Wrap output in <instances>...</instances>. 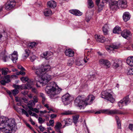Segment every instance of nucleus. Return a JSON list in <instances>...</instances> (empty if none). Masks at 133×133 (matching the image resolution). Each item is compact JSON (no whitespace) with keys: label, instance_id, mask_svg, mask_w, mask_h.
Wrapping results in <instances>:
<instances>
[{"label":"nucleus","instance_id":"nucleus-1","mask_svg":"<svg viewBox=\"0 0 133 133\" xmlns=\"http://www.w3.org/2000/svg\"><path fill=\"white\" fill-rule=\"evenodd\" d=\"M50 66L49 65H44L42 64L37 66L34 65L32 68L35 73L38 76H41L38 82L43 85H45L51 78L50 75L45 73L46 72L50 70Z\"/></svg>","mask_w":133,"mask_h":133},{"label":"nucleus","instance_id":"nucleus-2","mask_svg":"<svg viewBox=\"0 0 133 133\" xmlns=\"http://www.w3.org/2000/svg\"><path fill=\"white\" fill-rule=\"evenodd\" d=\"M15 120L5 117H0V130L7 133H14L16 130Z\"/></svg>","mask_w":133,"mask_h":133},{"label":"nucleus","instance_id":"nucleus-3","mask_svg":"<svg viewBox=\"0 0 133 133\" xmlns=\"http://www.w3.org/2000/svg\"><path fill=\"white\" fill-rule=\"evenodd\" d=\"M45 90L47 94L50 95L51 98H54L56 97L55 96L60 92L61 89L54 82H52L47 84Z\"/></svg>","mask_w":133,"mask_h":133},{"label":"nucleus","instance_id":"nucleus-4","mask_svg":"<svg viewBox=\"0 0 133 133\" xmlns=\"http://www.w3.org/2000/svg\"><path fill=\"white\" fill-rule=\"evenodd\" d=\"M101 113H104L108 115L117 114H124L123 113L121 112L120 111L117 110H110L108 109H104L101 110L96 112L95 114H99Z\"/></svg>","mask_w":133,"mask_h":133},{"label":"nucleus","instance_id":"nucleus-5","mask_svg":"<svg viewBox=\"0 0 133 133\" xmlns=\"http://www.w3.org/2000/svg\"><path fill=\"white\" fill-rule=\"evenodd\" d=\"M109 90L102 91V97L105 99L106 100L109 101L110 102L113 103L115 101L112 95L109 92Z\"/></svg>","mask_w":133,"mask_h":133},{"label":"nucleus","instance_id":"nucleus-6","mask_svg":"<svg viewBox=\"0 0 133 133\" xmlns=\"http://www.w3.org/2000/svg\"><path fill=\"white\" fill-rule=\"evenodd\" d=\"M9 58L11 59L14 63H16L18 59L17 52L14 51L13 53L11 55H10L9 57L6 56L4 57L3 58V60L4 62H6L8 60Z\"/></svg>","mask_w":133,"mask_h":133},{"label":"nucleus","instance_id":"nucleus-7","mask_svg":"<svg viewBox=\"0 0 133 133\" xmlns=\"http://www.w3.org/2000/svg\"><path fill=\"white\" fill-rule=\"evenodd\" d=\"M72 99V97L68 93L64 95L62 97V101L65 105L70 104Z\"/></svg>","mask_w":133,"mask_h":133},{"label":"nucleus","instance_id":"nucleus-8","mask_svg":"<svg viewBox=\"0 0 133 133\" xmlns=\"http://www.w3.org/2000/svg\"><path fill=\"white\" fill-rule=\"evenodd\" d=\"M16 4L15 0H8L5 4V8L6 10H10L15 7Z\"/></svg>","mask_w":133,"mask_h":133},{"label":"nucleus","instance_id":"nucleus-9","mask_svg":"<svg viewBox=\"0 0 133 133\" xmlns=\"http://www.w3.org/2000/svg\"><path fill=\"white\" fill-rule=\"evenodd\" d=\"M130 102V99L128 96H127L118 102V104L120 108H121L123 106L127 105Z\"/></svg>","mask_w":133,"mask_h":133},{"label":"nucleus","instance_id":"nucleus-10","mask_svg":"<svg viewBox=\"0 0 133 133\" xmlns=\"http://www.w3.org/2000/svg\"><path fill=\"white\" fill-rule=\"evenodd\" d=\"M84 96L78 97L75 101V103L76 105L79 107H82L85 103L83 100Z\"/></svg>","mask_w":133,"mask_h":133},{"label":"nucleus","instance_id":"nucleus-11","mask_svg":"<svg viewBox=\"0 0 133 133\" xmlns=\"http://www.w3.org/2000/svg\"><path fill=\"white\" fill-rule=\"evenodd\" d=\"M95 99V97L92 95H90L88 96L85 98L84 97L83 100L85 103H87V104H90L92 103L93 101Z\"/></svg>","mask_w":133,"mask_h":133},{"label":"nucleus","instance_id":"nucleus-12","mask_svg":"<svg viewBox=\"0 0 133 133\" xmlns=\"http://www.w3.org/2000/svg\"><path fill=\"white\" fill-rule=\"evenodd\" d=\"M99 62L100 64L105 66L107 68H109L111 66L110 62L107 59H101L99 60Z\"/></svg>","mask_w":133,"mask_h":133},{"label":"nucleus","instance_id":"nucleus-13","mask_svg":"<svg viewBox=\"0 0 133 133\" xmlns=\"http://www.w3.org/2000/svg\"><path fill=\"white\" fill-rule=\"evenodd\" d=\"M34 83L33 80H29L26 84L23 85V88L24 89H30L32 88V85L34 84Z\"/></svg>","mask_w":133,"mask_h":133},{"label":"nucleus","instance_id":"nucleus-14","mask_svg":"<svg viewBox=\"0 0 133 133\" xmlns=\"http://www.w3.org/2000/svg\"><path fill=\"white\" fill-rule=\"evenodd\" d=\"M10 76L9 75L4 76L3 78H2L3 79L1 81V83L3 85H5L6 83L10 82Z\"/></svg>","mask_w":133,"mask_h":133},{"label":"nucleus","instance_id":"nucleus-15","mask_svg":"<svg viewBox=\"0 0 133 133\" xmlns=\"http://www.w3.org/2000/svg\"><path fill=\"white\" fill-rule=\"evenodd\" d=\"M109 5L110 9L113 10H116L119 7L117 2L116 1L111 2Z\"/></svg>","mask_w":133,"mask_h":133},{"label":"nucleus","instance_id":"nucleus-16","mask_svg":"<svg viewBox=\"0 0 133 133\" xmlns=\"http://www.w3.org/2000/svg\"><path fill=\"white\" fill-rule=\"evenodd\" d=\"M119 7L122 8H125L127 6L126 0H119L117 2Z\"/></svg>","mask_w":133,"mask_h":133},{"label":"nucleus","instance_id":"nucleus-17","mask_svg":"<svg viewBox=\"0 0 133 133\" xmlns=\"http://www.w3.org/2000/svg\"><path fill=\"white\" fill-rule=\"evenodd\" d=\"M14 108L18 112H20L21 110L22 114L25 115L27 117L29 116L28 113L24 109L19 108L16 106H14Z\"/></svg>","mask_w":133,"mask_h":133},{"label":"nucleus","instance_id":"nucleus-18","mask_svg":"<svg viewBox=\"0 0 133 133\" xmlns=\"http://www.w3.org/2000/svg\"><path fill=\"white\" fill-rule=\"evenodd\" d=\"M131 35V34L130 32L128 30H124L121 32V36L125 38H127Z\"/></svg>","mask_w":133,"mask_h":133},{"label":"nucleus","instance_id":"nucleus-19","mask_svg":"<svg viewBox=\"0 0 133 133\" xmlns=\"http://www.w3.org/2000/svg\"><path fill=\"white\" fill-rule=\"evenodd\" d=\"M65 55L69 57H73L74 55V52L71 49H66L65 51Z\"/></svg>","mask_w":133,"mask_h":133},{"label":"nucleus","instance_id":"nucleus-20","mask_svg":"<svg viewBox=\"0 0 133 133\" xmlns=\"http://www.w3.org/2000/svg\"><path fill=\"white\" fill-rule=\"evenodd\" d=\"M95 37L97 41L98 42L103 43L104 42L105 38L102 35H96Z\"/></svg>","mask_w":133,"mask_h":133},{"label":"nucleus","instance_id":"nucleus-21","mask_svg":"<svg viewBox=\"0 0 133 133\" xmlns=\"http://www.w3.org/2000/svg\"><path fill=\"white\" fill-rule=\"evenodd\" d=\"M71 14L76 16H80L82 15V12L77 10H72L69 11Z\"/></svg>","mask_w":133,"mask_h":133},{"label":"nucleus","instance_id":"nucleus-22","mask_svg":"<svg viewBox=\"0 0 133 133\" xmlns=\"http://www.w3.org/2000/svg\"><path fill=\"white\" fill-rule=\"evenodd\" d=\"M126 62L127 64L130 66H133V56H131L128 57Z\"/></svg>","mask_w":133,"mask_h":133},{"label":"nucleus","instance_id":"nucleus-23","mask_svg":"<svg viewBox=\"0 0 133 133\" xmlns=\"http://www.w3.org/2000/svg\"><path fill=\"white\" fill-rule=\"evenodd\" d=\"M48 6L51 8H55L57 6L56 2L54 1H51L48 2Z\"/></svg>","mask_w":133,"mask_h":133},{"label":"nucleus","instance_id":"nucleus-24","mask_svg":"<svg viewBox=\"0 0 133 133\" xmlns=\"http://www.w3.org/2000/svg\"><path fill=\"white\" fill-rule=\"evenodd\" d=\"M119 47L118 46L115 45L107 46H105L106 49L108 51L113 50L115 49H117Z\"/></svg>","mask_w":133,"mask_h":133},{"label":"nucleus","instance_id":"nucleus-25","mask_svg":"<svg viewBox=\"0 0 133 133\" xmlns=\"http://www.w3.org/2000/svg\"><path fill=\"white\" fill-rule=\"evenodd\" d=\"M123 17L124 21L126 22L129 19L130 16L128 12H126L123 14Z\"/></svg>","mask_w":133,"mask_h":133},{"label":"nucleus","instance_id":"nucleus-26","mask_svg":"<svg viewBox=\"0 0 133 133\" xmlns=\"http://www.w3.org/2000/svg\"><path fill=\"white\" fill-rule=\"evenodd\" d=\"M72 120L70 118H66L64 119L62 121L64 122L65 126H68L71 125L72 123Z\"/></svg>","mask_w":133,"mask_h":133},{"label":"nucleus","instance_id":"nucleus-27","mask_svg":"<svg viewBox=\"0 0 133 133\" xmlns=\"http://www.w3.org/2000/svg\"><path fill=\"white\" fill-rule=\"evenodd\" d=\"M44 13L45 16H49L52 14L51 10L49 9H45L44 10Z\"/></svg>","mask_w":133,"mask_h":133},{"label":"nucleus","instance_id":"nucleus-28","mask_svg":"<svg viewBox=\"0 0 133 133\" xmlns=\"http://www.w3.org/2000/svg\"><path fill=\"white\" fill-rule=\"evenodd\" d=\"M62 126V124L61 123L59 122H57L54 127L56 130L57 132L61 131L60 129Z\"/></svg>","mask_w":133,"mask_h":133},{"label":"nucleus","instance_id":"nucleus-29","mask_svg":"<svg viewBox=\"0 0 133 133\" xmlns=\"http://www.w3.org/2000/svg\"><path fill=\"white\" fill-rule=\"evenodd\" d=\"M121 63V61L117 60L114 61L112 64L113 66L115 68H118L120 65Z\"/></svg>","mask_w":133,"mask_h":133},{"label":"nucleus","instance_id":"nucleus-30","mask_svg":"<svg viewBox=\"0 0 133 133\" xmlns=\"http://www.w3.org/2000/svg\"><path fill=\"white\" fill-rule=\"evenodd\" d=\"M75 112L71 111H66L63 112L61 113V114L62 115H68L75 114Z\"/></svg>","mask_w":133,"mask_h":133},{"label":"nucleus","instance_id":"nucleus-31","mask_svg":"<svg viewBox=\"0 0 133 133\" xmlns=\"http://www.w3.org/2000/svg\"><path fill=\"white\" fill-rule=\"evenodd\" d=\"M113 32L114 33L119 34L121 33V28L118 26H116L115 27L113 30Z\"/></svg>","mask_w":133,"mask_h":133},{"label":"nucleus","instance_id":"nucleus-32","mask_svg":"<svg viewBox=\"0 0 133 133\" xmlns=\"http://www.w3.org/2000/svg\"><path fill=\"white\" fill-rule=\"evenodd\" d=\"M100 0H96V2L97 5L98 6L99 9L100 10H102V8L104 6L103 3L102 4H99V2Z\"/></svg>","mask_w":133,"mask_h":133},{"label":"nucleus","instance_id":"nucleus-33","mask_svg":"<svg viewBox=\"0 0 133 133\" xmlns=\"http://www.w3.org/2000/svg\"><path fill=\"white\" fill-rule=\"evenodd\" d=\"M27 105L28 108L30 110L31 109L30 107L32 108V107L35 105V103L33 100H30L29 102Z\"/></svg>","mask_w":133,"mask_h":133},{"label":"nucleus","instance_id":"nucleus-34","mask_svg":"<svg viewBox=\"0 0 133 133\" xmlns=\"http://www.w3.org/2000/svg\"><path fill=\"white\" fill-rule=\"evenodd\" d=\"M25 53L23 56V58L25 59L29 56L30 51L28 49H25Z\"/></svg>","mask_w":133,"mask_h":133},{"label":"nucleus","instance_id":"nucleus-35","mask_svg":"<svg viewBox=\"0 0 133 133\" xmlns=\"http://www.w3.org/2000/svg\"><path fill=\"white\" fill-rule=\"evenodd\" d=\"M50 54V52H46L41 54V56L46 59H48V58Z\"/></svg>","mask_w":133,"mask_h":133},{"label":"nucleus","instance_id":"nucleus-36","mask_svg":"<svg viewBox=\"0 0 133 133\" xmlns=\"http://www.w3.org/2000/svg\"><path fill=\"white\" fill-rule=\"evenodd\" d=\"M108 26L107 25L105 24L103 28V31L104 35H106L108 34V30L107 28Z\"/></svg>","mask_w":133,"mask_h":133},{"label":"nucleus","instance_id":"nucleus-37","mask_svg":"<svg viewBox=\"0 0 133 133\" xmlns=\"http://www.w3.org/2000/svg\"><path fill=\"white\" fill-rule=\"evenodd\" d=\"M1 70L2 71V74L3 75H5L7 74V72L8 71V69L7 68H3L2 69H1Z\"/></svg>","mask_w":133,"mask_h":133},{"label":"nucleus","instance_id":"nucleus-38","mask_svg":"<svg viewBox=\"0 0 133 133\" xmlns=\"http://www.w3.org/2000/svg\"><path fill=\"white\" fill-rule=\"evenodd\" d=\"M88 7L89 8H91L94 6V5L92 0H88Z\"/></svg>","mask_w":133,"mask_h":133},{"label":"nucleus","instance_id":"nucleus-39","mask_svg":"<svg viewBox=\"0 0 133 133\" xmlns=\"http://www.w3.org/2000/svg\"><path fill=\"white\" fill-rule=\"evenodd\" d=\"M36 45V43L35 42H33L30 43L28 44V46L30 48H32L35 46Z\"/></svg>","mask_w":133,"mask_h":133},{"label":"nucleus","instance_id":"nucleus-40","mask_svg":"<svg viewBox=\"0 0 133 133\" xmlns=\"http://www.w3.org/2000/svg\"><path fill=\"white\" fill-rule=\"evenodd\" d=\"M79 118V116L78 115H76L74 117L73 119L74 123L76 124L78 122Z\"/></svg>","mask_w":133,"mask_h":133},{"label":"nucleus","instance_id":"nucleus-41","mask_svg":"<svg viewBox=\"0 0 133 133\" xmlns=\"http://www.w3.org/2000/svg\"><path fill=\"white\" fill-rule=\"evenodd\" d=\"M21 80L23 82H25L29 80L28 78L27 77H22L21 78Z\"/></svg>","mask_w":133,"mask_h":133},{"label":"nucleus","instance_id":"nucleus-42","mask_svg":"<svg viewBox=\"0 0 133 133\" xmlns=\"http://www.w3.org/2000/svg\"><path fill=\"white\" fill-rule=\"evenodd\" d=\"M74 63V61L73 59H72L69 61L67 63V65L69 66H71Z\"/></svg>","mask_w":133,"mask_h":133},{"label":"nucleus","instance_id":"nucleus-43","mask_svg":"<svg viewBox=\"0 0 133 133\" xmlns=\"http://www.w3.org/2000/svg\"><path fill=\"white\" fill-rule=\"evenodd\" d=\"M40 96L42 98V103H43L45 100V97L44 94L42 93H40Z\"/></svg>","mask_w":133,"mask_h":133},{"label":"nucleus","instance_id":"nucleus-44","mask_svg":"<svg viewBox=\"0 0 133 133\" xmlns=\"http://www.w3.org/2000/svg\"><path fill=\"white\" fill-rule=\"evenodd\" d=\"M38 122L40 124H42L44 123L45 121L44 119H43V118L41 117H39L38 118Z\"/></svg>","mask_w":133,"mask_h":133},{"label":"nucleus","instance_id":"nucleus-45","mask_svg":"<svg viewBox=\"0 0 133 133\" xmlns=\"http://www.w3.org/2000/svg\"><path fill=\"white\" fill-rule=\"evenodd\" d=\"M95 75L94 74L89 75L88 76L89 79L90 81H92L95 77Z\"/></svg>","mask_w":133,"mask_h":133},{"label":"nucleus","instance_id":"nucleus-46","mask_svg":"<svg viewBox=\"0 0 133 133\" xmlns=\"http://www.w3.org/2000/svg\"><path fill=\"white\" fill-rule=\"evenodd\" d=\"M127 74L131 75L133 74V68L130 69L128 71Z\"/></svg>","mask_w":133,"mask_h":133},{"label":"nucleus","instance_id":"nucleus-47","mask_svg":"<svg viewBox=\"0 0 133 133\" xmlns=\"http://www.w3.org/2000/svg\"><path fill=\"white\" fill-rule=\"evenodd\" d=\"M12 93L14 95H16L18 93V89H15L12 91Z\"/></svg>","mask_w":133,"mask_h":133},{"label":"nucleus","instance_id":"nucleus-48","mask_svg":"<svg viewBox=\"0 0 133 133\" xmlns=\"http://www.w3.org/2000/svg\"><path fill=\"white\" fill-rule=\"evenodd\" d=\"M13 87L15 88V89H22L23 88H21V86L19 85H16V84H14L13 85Z\"/></svg>","mask_w":133,"mask_h":133},{"label":"nucleus","instance_id":"nucleus-49","mask_svg":"<svg viewBox=\"0 0 133 133\" xmlns=\"http://www.w3.org/2000/svg\"><path fill=\"white\" fill-rule=\"evenodd\" d=\"M30 108H31L30 110H32L33 111H35L36 113H39V111L38 110L37 108H31V107H30Z\"/></svg>","mask_w":133,"mask_h":133},{"label":"nucleus","instance_id":"nucleus-50","mask_svg":"<svg viewBox=\"0 0 133 133\" xmlns=\"http://www.w3.org/2000/svg\"><path fill=\"white\" fill-rule=\"evenodd\" d=\"M36 57L34 55H32L31 57L30 60L31 61L33 62L36 59Z\"/></svg>","mask_w":133,"mask_h":133},{"label":"nucleus","instance_id":"nucleus-51","mask_svg":"<svg viewBox=\"0 0 133 133\" xmlns=\"http://www.w3.org/2000/svg\"><path fill=\"white\" fill-rule=\"evenodd\" d=\"M49 123L50 124V126L53 127L54 125V120H50L49 121Z\"/></svg>","mask_w":133,"mask_h":133},{"label":"nucleus","instance_id":"nucleus-52","mask_svg":"<svg viewBox=\"0 0 133 133\" xmlns=\"http://www.w3.org/2000/svg\"><path fill=\"white\" fill-rule=\"evenodd\" d=\"M128 128L132 131H133V124H130L128 126Z\"/></svg>","mask_w":133,"mask_h":133},{"label":"nucleus","instance_id":"nucleus-53","mask_svg":"<svg viewBox=\"0 0 133 133\" xmlns=\"http://www.w3.org/2000/svg\"><path fill=\"white\" fill-rule=\"evenodd\" d=\"M34 102V103H37L38 102V98L37 97L35 96L33 97Z\"/></svg>","mask_w":133,"mask_h":133},{"label":"nucleus","instance_id":"nucleus-54","mask_svg":"<svg viewBox=\"0 0 133 133\" xmlns=\"http://www.w3.org/2000/svg\"><path fill=\"white\" fill-rule=\"evenodd\" d=\"M17 68L18 69H21L22 70H25V69L24 68H23L21 65H18L17 66Z\"/></svg>","mask_w":133,"mask_h":133},{"label":"nucleus","instance_id":"nucleus-55","mask_svg":"<svg viewBox=\"0 0 133 133\" xmlns=\"http://www.w3.org/2000/svg\"><path fill=\"white\" fill-rule=\"evenodd\" d=\"M25 70H21L20 71V74L24 76L25 75V72L24 71Z\"/></svg>","mask_w":133,"mask_h":133},{"label":"nucleus","instance_id":"nucleus-56","mask_svg":"<svg viewBox=\"0 0 133 133\" xmlns=\"http://www.w3.org/2000/svg\"><path fill=\"white\" fill-rule=\"evenodd\" d=\"M117 123L118 126V127L119 129L121 128V124L120 123V121H117Z\"/></svg>","mask_w":133,"mask_h":133},{"label":"nucleus","instance_id":"nucleus-57","mask_svg":"<svg viewBox=\"0 0 133 133\" xmlns=\"http://www.w3.org/2000/svg\"><path fill=\"white\" fill-rule=\"evenodd\" d=\"M39 128L40 130L42 132L43 131L44 129V128L42 127V125H40L39 126Z\"/></svg>","mask_w":133,"mask_h":133},{"label":"nucleus","instance_id":"nucleus-58","mask_svg":"<svg viewBox=\"0 0 133 133\" xmlns=\"http://www.w3.org/2000/svg\"><path fill=\"white\" fill-rule=\"evenodd\" d=\"M57 115L56 114H51L50 115V117L52 119L54 118H55L56 117Z\"/></svg>","mask_w":133,"mask_h":133},{"label":"nucleus","instance_id":"nucleus-59","mask_svg":"<svg viewBox=\"0 0 133 133\" xmlns=\"http://www.w3.org/2000/svg\"><path fill=\"white\" fill-rule=\"evenodd\" d=\"M32 116L35 117L36 118H37L38 117V115L37 114H36L34 113H33Z\"/></svg>","mask_w":133,"mask_h":133},{"label":"nucleus","instance_id":"nucleus-60","mask_svg":"<svg viewBox=\"0 0 133 133\" xmlns=\"http://www.w3.org/2000/svg\"><path fill=\"white\" fill-rule=\"evenodd\" d=\"M40 113L42 114H45L47 112V111L46 110H45L43 111H39Z\"/></svg>","mask_w":133,"mask_h":133},{"label":"nucleus","instance_id":"nucleus-61","mask_svg":"<svg viewBox=\"0 0 133 133\" xmlns=\"http://www.w3.org/2000/svg\"><path fill=\"white\" fill-rule=\"evenodd\" d=\"M5 34L6 35V36L5 37L3 36V39L4 40H6L7 39V35L6 33H5Z\"/></svg>","mask_w":133,"mask_h":133},{"label":"nucleus","instance_id":"nucleus-62","mask_svg":"<svg viewBox=\"0 0 133 133\" xmlns=\"http://www.w3.org/2000/svg\"><path fill=\"white\" fill-rule=\"evenodd\" d=\"M115 118H116L117 122L118 121H119V118L118 116H115Z\"/></svg>","mask_w":133,"mask_h":133},{"label":"nucleus","instance_id":"nucleus-63","mask_svg":"<svg viewBox=\"0 0 133 133\" xmlns=\"http://www.w3.org/2000/svg\"><path fill=\"white\" fill-rule=\"evenodd\" d=\"M31 110H28V111L29 114L30 115H31L32 114V115L33 114Z\"/></svg>","mask_w":133,"mask_h":133},{"label":"nucleus","instance_id":"nucleus-64","mask_svg":"<svg viewBox=\"0 0 133 133\" xmlns=\"http://www.w3.org/2000/svg\"><path fill=\"white\" fill-rule=\"evenodd\" d=\"M7 92L10 95H11L12 94V92L9 91H7Z\"/></svg>","mask_w":133,"mask_h":133}]
</instances>
